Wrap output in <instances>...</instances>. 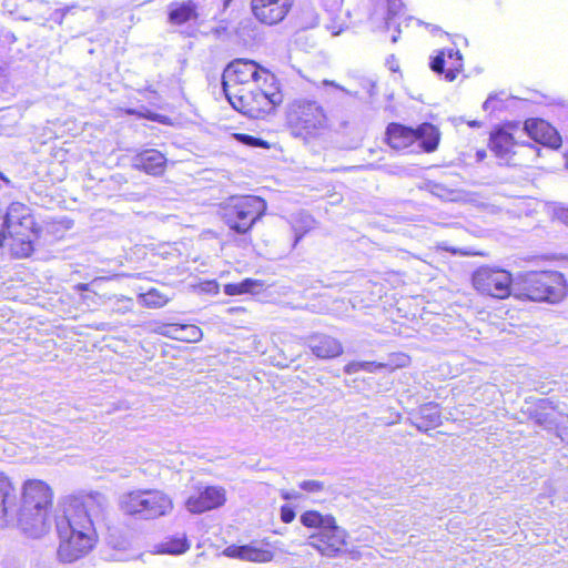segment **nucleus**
Listing matches in <instances>:
<instances>
[{
	"instance_id": "34",
	"label": "nucleus",
	"mask_w": 568,
	"mask_h": 568,
	"mask_svg": "<svg viewBox=\"0 0 568 568\" xmlns=\"http://www.w3.org/2000/svg\"><path fill=\"white\" fill-rule=\"evenodd\" d=\"M300 488L310 493H317L324 489V483L320 480H304L300 483Z\"/></svg>"
},
{
	"instance_id": "8",
	"label": "nucleus",
	"mask_w": 568,
	"mask_h": 568,
	"mask_svg": "<svg viewBox=\"0 0 568 568\" xmlns=\"http://www.w3.org/2000/svg\"><path fill=\"white\" fill-rule=\"evenodd\" d=\"M265 74L272 73L264 68H260L254 61L234 60L224 69L222 74V87L226 99L231 97L230 91L245 89L241 85L261 83Z\"/></svg>"
},
{
	"instance_id": "2",
	"label": "nucleus",
	"mask_w": 568,
	"mask_h": 568,
	"mask_svg": "<svg viewBox=\"0 0 568 568\" xmlns=\"http://www.w3.org/2000/svg\"><path fill=\"white\" fill-rule=\"evenodd\" d=\"M36 223L31 210L19 202L0 212V246H8L16 257H28L33 251Z\"/></svg>"
},
{
	"instance_id": "24",
	"label": "nucleus",
	"mask_w": 568,
	"mask_h": 568,
	"mask_svg": "<svg viewBox=\"0 0 568 568\" xmlns=\"http://www.w3.org/2000/svg\"><path fill=\"white\" fill-rule=\"evenodd\" d=\"M414 130L416 133V141H419V146L425 152L430 153L438 148L440 133L435 125L425 122Z\"/></svg>"
},
{
	"instance_id": "11",
	"label": "nucleus",
	"mask_w": 568,
	"mask_h": 568,
	"mask_svg": "<svg viewBox=\"0 0 568 568\" xmlns=\"http://www.w3.org/2000/svg\"><path fill=\"white\" fill-rule=\"evenodd\" d=\"M19 490L12 479L0 471V526H8L18 516Z\"/></svg>"
},
{
	"instance_id": "31",
	"label": "nucleus",
	"mask_w": 568,
	"mask_h": 568,
	"mask_svg": "<svg viewBox=\"0 0 568 568\" xmlns=\"http://www.w3.org/2000/svg\"><path fill=\"white\" fill-rule=\"evenodd\" d=\"M121 508L129 515H134L141 511L142 507V493L140 490L125 494L121 498Z\"/></svg>"
},
{
	"instance_id": "42",
	"label": "nucleus",
	"mask_w": 568,
	"mask_h": 568,
	"mask_svg": "<svg viewBox=\"0 0 568 568\" xmlns=\"http://www.w3.org/2000/svg\"><path fill=\"white\" fill-rule=\"evenodd\" d=\"M362 363V371L373 372L374 368H381L383 365L378 364L376 365L373 362H361Z\"/></svg>"
},
{
	"instance_id": "18",
	"label": "nucleus",
	"mask_w": 568,
	"mask_h": 568,
	"mask_svg": "<svg viewBox=\"0 0 568 568\" xmlns=\"http://www.w3.org/2000/svg\"><path fill=\"white\" fill-rule=\"evenodd\" d=\"M386 16L382 18L384 28L388 31L394 29L392 34V42L396 43L402 32V26L408 27L409 22L414 19L402 14L403 2L402 0H386Z\"/></svg>"
},
{
	"instance_id": "26",
	"label": "nucleus",
	"mask_w": 568,
	"mask_h": 568,
	"mask_svg": "<svg viewBox=\"0 0 568 568\" xmlns=\"http://www.w3.org/2000/svg\"><path fill=\"white\" fill-rule=\"evenodd\" d=\"M456 58V64L454 63L453 67L448 68L446 71H445V58H444V53L440 52L439 54H437L430 62V69L436 72V73H443L445 72V79L447 81H454L456 79V74L457 72L459 71V68L462 67V55L459 53V51H454V50H449L448 52V58L449 59H453V58Z\"/></svg>"
},
{
	"instance_id": "9",
	"label": "nucleus",
	"mask_w": 568,
	"mask_h": 568,
	"mask_svg": "<svg viewBox=\"0 0 568 568\" xmlns=\"http://www.w3.org/2000/svg\"><path fill=\"white\" fill-rule=\"evenodd\" d=\"M287 121L292 126L312 134L326 126L327 118L317 102L295 100L288 106Z\"/></svg>"
},
{
	"instance_id": "43",
	"label": "nucleus",
	"mask_w": 568,
	"mask_h": 568,
	"mask_svg": "<svg viewBox=\"0 0 568 568\" xmlns=\"http://www.w3.org/2000/svg\"><path fill=\"white\" fill-rule=\"evenodd\" d=\"M89 286H90V284L80 283V284H77L74 286V288L78 290V291H88Z\"/></svg>"
},
{
	"instance_id": "5",
	"label": "nucleus",
	"mask_w": 568,
	"mask_h": 568,
	"mask_svg": "<svg viewBox=\"0 0 568 568\" xmlns=\"http://www.w3.org/2000/svg\"><path fill=\"white\" fill-rule=\"evenodd\" d=\"M300 520L303 526L317 529L310 536L307 545L327 558H335L343 554L348 534L336 524L332 515L307 510L301 515Z\"/></svg>"
},
{
	"instance_id": "45",
	"label": "nucleus",
	"mask_w": 568,
	"mask_h": 568,
	"mask_svg": "<svg viewBox=\"0 0 568 568\" xmlns=\"http://www.w3.org/2000/svg\"><path fill=\"white\" fill-rule=\"evenodd\" d=\"M327 29L332 31L333 36H338L342 32V28L335 29L334 27L327 26Z\"/></svg>"
},
{
	"instance_id": "4",
	"label": "nucleus",
	"mask_w": 568,
	"mask_h": 568,
	"mask_svg": "<svg viewBox=\"0 0 568 568\" xmlns=\"http://www.w3.org/2000/svg\"><path fill=\"white\" fill-rule=\"evenodd\" d=\"M567 295V284L559 272H520L515 276V297L557 303Z\"/></svg>"
},
{
	"instance_id": "3",
	"label": "nucleus",
	"mask_w": 568,
	"mask_h": 568,
	"mask_svg": "<svg viewBox=\"0 0 568 568\" xmlns=\"http://www.w3.org/2000/svg\"><path fill=\"white\" fill-rule=\"evenodd\" d=\"M230 92L227 101L231 105L252 119L263 118L283 102V94L274 74H265L264 80L252 88Z\"/></svg>"
},
{
	"instance_id": "37",
	"label": "nucleus",
	"mask_w": 568,
	"mask_h": 568,
	"mask_svg": "<svg viewBox=\"0 0 568 568\" xmlns=\"http://www.w3.org/2000/svg\"><path fill=\"white\" fill-rule=\"evenodd\" d=\"M295 518V511L292 507L290 506H282L281 508V519L288 524L291 521H293Z\"/></svg>"
},
{
	"instance_id": "6",
	"label": "nucleus",
	"mask_w": 568,
	"mask_h": 568,
	"mask_svg": "<svg viewBox=\"0 0 568 568\" xmlns=\"http://www.w3.org/2000/svg\"><path fill=\"white\" fill-rule=\"evenodd\" d=\"M266 207V202L260 196H233L223 206L222 217L231 230L246 234L264 215Z\"/></svg>"
},
{
	"instance_id": "49",
	"label": "nucleus",
	"mask_w": 568,
	"mask_h": 568,
	"mask_svg": "<svg viewBox=\"0 0 568 568\" xmlns=\"http://www.w3.org/2000/svg\"><path fill=\"white\" fill-rule=\"evenodd\" d=\"M567 168H568V158H567Z\"/></svg>"
},
{
	"instance_id": "36",
	"label": "nucleus",
	"mask_w": 568,
	"mask_h": 568,
	"mask_svg": "<svg viewBox=\"0 0 568 568\" xmlns=\"http://www.w3.org/2000/svg\"><path fill=\"white\" fill-rule=\"evenodd\" d=\"M501 100H498L497 95H489L488 99L484 102L483 108L485 111L499 110L501 109Z\"/></svg>"
},
{
	"instance_id": "17",
	"label": "nucleus",
	"mask_w": 568,
	"mask_h": 568,
	"mask_svg": "<svg viewBox=\"0 0 568 568\" xmlns=\"http://www.w3.org/2000/svg\"><path fill=\"white\" fill-rule=\"evenodd\" d=\"M306 345L316 357L323 359L337 357L343 353L339 341L325 334L317 333L308 336Z\"/></svg>"
},
{
	"instance_id": "12",
	"label": "nucleus",
	"mask_w": 568,
	"mask_h": 568,
	"mask_svg": "<svg viewBox=\"0 0 568 568\" xmlns=\"http://www.w3.org/2000/svg\"><path fill=\"white\" fill-rule=\"evenodd\" d=\"M225 501L226 494L223 487L207 486L197 495L190 496L185 501V507L192 514H202L223 506Z\"/></svg>"
},
{
	"instance_id": "35",
	"label": "nucleus",
	"mask_w": 568,
	"mask_h": 568,
	"mask_svg": "<svg viewBox=\"0 0 568 568\" xmlns=\"http://www.w3.org/2000/svg\"><path fill=\"white\" fill-rule=\"evenodd\" d=\"M143 116H144V120L155 121V122H159V123H162V124H170L171 123L169 116L160 114V113H156V112H152V111L146 110V109H144Z\"/></svg>"
},
{
	"instance_id": "19",
	"label": "nucleus",
	"mask_w": 568,
	"mask_h": 568,
	"mask_svg": "<svg viewBox=\"0 0 568 568\" xmlns=\"http://www.w3.org/2000/svg\"><path fill=\"white\" fill-rule=\"evenodd\" d=\"M173 508L171 498L160 490L144 489V519L168 515Z\"/></svg>"
},
{
	"instance_id": "46",
	"label": "nucleus",
	"mask_w": 568,
	"mask_h": 568,
	"mask_svg": "<svg viewBox=\"0 0 568 568\" xmlns=\"http://www.w3.org/2000/svg\"><path fill=\"white\" fill-rule=\"evenodd\" d=\"M233 1L234 0H223V8L227 9L233 3Z\"/></svg>"
},
{
	"instance_id": "40",
	"label": "nucleus",
	"mask_w": 568,
	"mask_h": 568,
	"mask_svg": "<svg viewBox=\"0 0 568 568\" xmlns=\"http://www.w3.org/2000/svg\"><path fill=\"white\" fill-rule=\"evenodd\" d=\"M555 214L559 221L568 225V207H558Z\"/></svg>"
},
{
	"instance_id": "30",
	"label": "nucleus",
	"mask_w": 568,
	"mask_h": 568,
	"mask_svg": "<svg viewBox=\"0 0 568 568\" xmlns=\"http://www.w3.org/2000/svg\"><path fill=\"white\" fill-rule=\"evenodd\" d=\"M263 287V282L258 280L245 278L241 283L226 284L224 293L226 295H240L244 293H256Z\"/></svg>"
},
{
	"instance_id": "25",
	"label": "nucleus",
	"mask_w": 568,
	"mask_h": 568,
	"mask_svg": "<svg viewBox=\"0 0 568 568\" xmlns=\"http://www.w3.org/2000/svg\"><path fill=\"white\" fill-rule=\"evenodd\" d=\"M516 144V139L513 133L505 129H499L491 133L489 140L490 150L499 158L507 156L513 146Z\"/></svg>"
},
{
	"instance_id": "48",
	"label": "nucleus",
	"mask_w": 568,
	"mask_h": 568,
	"mask_svg": "<svg viewBox=\"0 0 568 568\" xmlns=\"http://www.w3.org/2000/svg\"><path fill=\"white\" fill-rule=\"evenodd\" d=\"M371 19L373 20V22H374V23H377V21L379 20V19L376 17V14H375V13H374V14H372V18H371Z\"/></svg>"
},
{
	"instance_id": "22",
	"label": "nucleus",
	"mask_w": 568,
	"mask_h": 568,
	"mask_svg": "<svg viewBox=\"0 0 568 568\" xmlns=\"http://www.w3.org/2000/svg\"><path fill=\"white\" fill-rule=\"evenodd\" d=\"M413 424L422 432L439 426L442 416L438 405L433 402L422 405L414 414Z\"/></svg>"
},
{
	"instance_id": "39",
	"label": "nucleus",
	"mask_w": 568,
	"mask_h": 568,
	"mask_svg": "<svg viewBox=\"0 0 568 568\" xmlns=\"http://www.w3.org/2000/svg\"><path fill=\"white\" fill-rule=\"evenodd\" d=\"M344 371L347 374H355V373L362 371V363L351 362L345 366Z\"/></svg>"
},
{
	"instance_id": "41",
	"label": "nucleus",
	"mask_w": 568,
	"mask_h": 568,
	"mask_svg": "<svg viewBox=\"0 0 568 568\" xmlns=\"http://www.w3.org/2000/svg\"><path fill=\"white\" fill-rule=\"evenodd\" d=\"M281 497L285 500H293L301 498V494L296 490H281Z\"/></svg>"
},
{
	"instance_id": "29",
	"label": "nucleus",
	"mask_w": 568,
	"mask_h": 568,
	"mask_svg": "<svg viewBox=\"0 0 568 568\" xmlns=\"http://www.w3.org/2000/svg\"><path fill=\"white\" fill-rule=\"evenodd\" d=\"M166 168L165 156L156 150H144V173L161 175Z\"/></svg>"
},
{
	"instance_id": "14",
	"label": "nucleus",
	"mask_w": 568,
	"mask_h": 568,
	"mask_svg": "<svg viewBox=\"0 0 568 568\" xmlns=\"http://www.w3.org/2000/svg\"><path fill=\"white\" fill-rule=\"evenodd\" d=\"M48 509H18V521L20 528L26 535L32 538H39L44 536L51 527V523L48 518Z\"/></svg>"
},
{
	"instance_id": "21",
	"label": "nucleus",
	"mask_w": 568,
	"mask_h": 568,
	"mask_svg": "<svg viewBox=\"0 0 568 568\" xmlns=\"http://www.w3.org/2000/svg\"><path fill=\"white\" fill-rule=\"evenodd\" d=\"M386 141L394 150H404L416 142L415 130L399 123H390L386 129Z\"/></svg>"
},
{
	"instance_id": "27",
	"label": "nucleus",
	"mask_w": 568,
	"mask_h": 568,
	"mask_svg": "<svg viewBox=\"0 0 568 568\" xmlns=\"http://www.w3.org/2000/svg\"><path fill=\"white\" fill-rule=\"evenodd\" d=\"M190 549V542L185 535L170 537L168 540L154 546L153 552L182 555Z\"/></svg>"
},
{
	"instance_id": "38",
	"label": "nucleus",
	"mask_w": 568,
	"mask_h": 568,
	"mask_svg": "<svg viewBox=\"0 0 568 568\" xmlns=\"http://www.w3.org/2000/svg\"><path fill=\"white\" fill-rule=\"evenodd\" d=\"M324 8L329 12L339 10L343 0H322Z\"/></svg>"
},
{
	"instance_id": "44",
	"label": "nucleus",
	"mask_w": 568,
	"mask_h": 568,
	"mask_svg": "<svg viewBox=\"0 0 568 568\" xmlns=\"http://www.w3.org/2000/svg\"><path fill=\"white\" fill-rule=\"evenodd\" d=\"M325 83H326V84H332V85H334L335 88H337V89L342 90L343 92H345V93H347V94H349V95H353V93H351L349 91H347L346 89H344V88L339 87L338 84H336V83H334V82L325 81ZM355 94H356V93H354V95H355Z\"/></svg>"
},
{
	"instance_id": "15",
	"label": "nucleus",
	"mask_w": 568,
	"mask_h": 568,
	"mask_svg": "<svg viewBox=\"0 0 568 568\" xmlns=\"http://www.w3.org/2000/svg\"><path fill=\"white\" fill-rule=\"evenodd\" d=\"M144 329L187 343H196L203 336L201 328L192 324L180 325L148 322L144 323Z\"/></svg>"
},
{
	"instance_id": "10",
	"label": "nucleus",
	"mask_w": 568,
	"mask_h": 568,
	"mask_svg": "<svg viewBox=\"0 0 568 568\" xmlns=\"http://www.w3.org/2000/svg\"><path fill=\"white\" fill-rule=\"evenodd\" d=\"M294 0H251L252 13L263 24L274 26L285 19Z\"/></svg>"
},
{
	"instance_id": "33",
	"label": "nucleus",
	"mask_w": 568,
	"mask_h": 568,
	"mask_svg": "<svg viewBox=\"0 0 568 568\" xmlns=\"http://www.w3.org/2000/svg\"><path fill=\"white\" fill-rule=\"evenodd\" d=\"M235 139L241 142L242 144L252 146V148H268V143L260 138H255L248 134H235Z\"/></svg>"
},
{
	"instance_id": "20",
	"label": "nucleus",
	"mask_w": 568,
	"mask_h": 568,
	"mask_svg": "<svg viewBox=\"0 0 568 568\" xmlns=\"http://www.w3.org/2000/svg\"><path fill=\"white\" fill-rule=\"evenodd\" d=\"M223 555L230 558H237L253 562H268L273 559L272 551L253 545H231L223 550Z\"/></svg>"
},
{
	"instance_id": "47",
	"label": "nucleus",
	"mask_w": 568,
	"mask_h": 568,
	"mask_svg": "<svg viewBox=\"0 0 568 568\" xmlns=\"http://www.w3.org/2000/svg\"><path fill=\"white\" fill-rule=\"evenodd\" d=\"M302 236H303L302 234L295 235V240H294L293 246H296V244L301 241Z\"/></svg>"
},
{
	"instance_id": "32",
	"label": "nucleus",
	"mask_w": 568,
	"mask_h": 568,
	"mask_svg": "<svg viewBox=\"0 0 568 568\" xmlns=\"http://www.w3.org/2000/svg\"><path fill=\"white\" fill-rule=\"evenodd\" d=\"M144 305L150 307H162L169 301L170 296L168 293L155 287H144Z\"/></svg>"
},
{
	"instance_id": "23",
	"label": "nucleus",
	"mask_w": 568,
	"mask_h": 568,
	"mask_svg": "<svg viewBox=\"0 0 568 568\" xmlns=\"http://www.w3.org/2000/svg\"><path fill=\"white\" fill-rule=\"evenodd\" d=\"M196 4L192 1L172 2L169 7V21L181 26L197 18Z\"/></svg>"
},
{
	"instance_id": "28",
	"label": "nucleus",
	"mask_w": 568,
	"mask_h": 568,
	"mask_svg": "<svg viewBox=\"0 0 568 568\" xmlns=\"http://www.w3.org/2000/svg\"><path fill=\"white\" fill-rule=\"evenodd\" d=\"M320 23V17L315 8L311 3H303L295 17V26L300 30H308L317 27Z\"/></svg>"
},
{
	"instance_id": "16",
	"label": "nucleus",
	"mask_w": 568,
	"mask_h": 568,
	"mask_svg": "<svg viewBox=\"0 0 568 568\" xmlns=\"http://www.w3.org/2000/svg\"><path fill=\"white\" fill-rule=\"evenodd\" d=\"M524 131L530 139L542 145L551 149H558L561 145V136L557 130L545 120H526L524 123Z\"/></svg>"
},
{
	"instance_id": "13",
	"label": "nucleus",
	"mask_w": 568,
	"mask_h": 568,
	"mask_svg": "<svg viewBox=\"0 0 568 568\" xmlns=\"http://www.w3.org/2000/svg\"><path fill=\"white\" fill-rule=\"evenodd\" d=\"M52 501L51 488L42 480L30 479L22 487V509H48Z\"/></svg>"
},
{
	"instance_id": "1",
	"label": "nucleus",
	"mask_w": 568,
	"mask_h": 568,
	"mask_svg": "<svg viewBox=\"0 0 568 568\" xmlns=\"http://www.w3.org/2000/svg\"><path fill=\"white\" fill-rule=\"evenodd\" d=\"M106 506L108 500L100 493L68 496L59 503L54 520L58 557L62 562H74L93 548L94 521L102 517Z\"/></svg>"
},
{
	"instance_id": "7",
	"label": "nucleus",
	"mask_w": 568,
	"mask_h": 568,
	"mask_svg": "<svg viewBox=\"0 0 568 568\" xmlns=\"http://www.w3.org/2000/svg\"><path fill=\"white\" fill-rule=\"evenodd\" d=\"M471 283L481 295L499 300L515 296V277L503 268L480 266L473 273Z\"/></svg>"
}]
</instances>
